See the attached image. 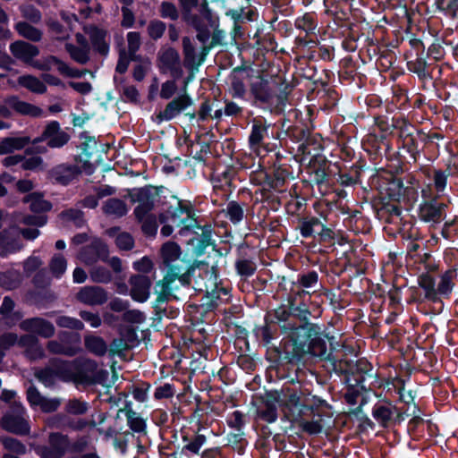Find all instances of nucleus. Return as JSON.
<instances>
[{
  "label": "nucleus",
  "instance_id": "nucleus-20",
  "mask_svg": "<svg viewBox=\"0 0 458 458\" xmlns=\"http://www.w3.org/2000/svg\"><path fill=\"white\" fill-rule=\"evenodd\" d=\"M19 344L25 348V355L31 360L45 358V351L38 340L32 335H23L19 340Z\"/></svg>",
  "mask_w": 458,
  "mask_h": 458
},
{
  "label": "nucleus",
  "instance_id": "nucleus-59",
  "mask_svg": "<svg viewBox=\"0 0 458 458\" xmlns=\"http://www.w3.org/2000/svg\"><path fill=\"white\" fill-rule=\"evenodd\" d=\"M21 166L25 170H38L43 168V159L40 157L34 156L28 158L22 157Z\"/></svg>",
  "mask_w": 458,
  "mask_h": 458
},
{
  "label": "nucleus",
  "instance_id": "nucleus-26",
  "mask_svg": "<svg viewBox=\"0 0 458 458\" xmlns=\"http://www.w3.org/2000/svg\"><path fill=\"white\" fill-rule=\"evenodd\" d=\"M322 403V401L314 395L301 396L296 393L291 394L286 402L288 406H301V412H303L306 409L313 410Z\"/></svg>",
  "mask_w": 458,
  "mask_h": 458
},
{
  "label": "nucleus",
  "instance_id": "nucleus-40",
  "mask_svg": "<svg viewBox=\"0 0 458 458\" xmlns=\"http://www.w3.org/2000/svg\"><path fill=\"white\" fill-rule=\"evenodd\" d=\"M66 268L67 261L65 258L61 254H55L49 263V269L52 275L56 278H60L66 271Z\"/></svg>",
  "mask_w": 458,
  "mask_h": 458
},
{
  "label": "nucleus",
  "instance_id": "nucleus-51",
  "mask_svg": "<svg viewBox=\"0 0 458 458\" xmlns=\"http://www.w3.org/2000/svg\"><path fill=\"white\" fill-rule=\"evenodd\" d=\"M160 15L164 19L176 21L179 17V11L174 4L163 2L160 5Z\"/></svg>",
  "mask_w": 458,
  "mask_h": 458
},
{
  "label": "nucleus",
  "instance_id": "nucleus-60",
  "mask_svg": "<svg viewBox=\"0 0 458 458\" xmlns=\"http://www.w3.org/2000/svg\"><path fill=\"white\" fill-rule=\"evenodd\" d=\"M115 243L121 250H130L133 246V239L127 233H121L115 238Z\"/></svg>",
  "mask_w": 458,
  "mask_h": 458
},
{
  "label": "nucleus",
  "instance_id": "nucleus-55",
  "mask_svg": "<svg viewBox=\"0 0 458 458\" xmlns=\"http://www.w3.org/2000/svg\"><path fill=\"white\" fill-rule=\"evenodd\" d=\"M320 225L319 219L313 217L310 220H305L301 222V234L303 237H310L313 235L315 231V227Z\"/></svg>",
  "mask_w": 458,
  "mask_h": 458
},
{
  "label": "nucleus",
  "instance_id": "nucleus-29",
  "mask_svg": "<svg viewBox=\"0 0 458 458\" xmlns=\"http://www.w3.org/2000/svg\"><path fill=\"white\" fill-rule=\"evenodd\" d=\"M23 201L28 203L30 210L35 213L47 212L52 208L51 203L44 199L43 195L38 192L27 195Z\"/></svg>",
  "mask_w": 458,
  "mask_h": 458
},
{
  "label": "nucleus",
  "instance_id": "nucleus-12",
  "mask_svg": "<svg viewBox=\"0 0 458 458\" xmlns=\"http://www.w3.org/2000/svg\"><path fill=\"white\" fill-rule=\"evenodd\" d=\"M277 83L273 80L256 77L251 84L250 90L257 100L269 102L276 96Z\"/></svg>",
  "mask_w": 458,
  "mask_h": 458
},
{
  "label": "nucleus",
  "instance_id": "nucleus-50",
  "mask_svg": "<svg viewBox=\"0 0 458 458\" xmlns=\"http://www.w3.org/2000/svg\"><path fill=\"white\" fill-rule=\"evenodd\" d=\"M65 410L72 415L84 414L88 411V403L78 399L70 400L66 403Z\"/></svg>",
  "mask_w": 458,
  "mask_h": 458
},
{
  "label": "nucleus",
  "instance_id": "nucleus-44",
  "mask_svg": "<svg viewBox=\"0 0 458 458\" xmlns=\"http://www.w3.org/2000/svg\"><path fill=\"white\" fill-rule=\"evenodd\" d=\"M372 415L381 425H386L392 418L393 411L390 406L376 405L373 408Z\"/></svg>",
  "mask_w": 458,
  "mask_h": 458
},
{
  "label": "nucleus",
  "instance_id": "nucleus-4",
  "mask_svg": "<svg viewBox=\"0 0 458 458\" xmlns=\"http://www.w3.org/2000/svg\"><path fill=\"white\" fill-rule=\"evenodd\" d=\"M30 117L46 116L43 109L29 102L20 99L17 96H10L0 104V115L11 117L13 113Z\"/></svg>",
  "mask_w": 458,
  "mask_h": 458
},
{
  "label": "nucleus",
  "instance_id": "nucleus-13",
  "mask_svg": "<svg viewBox=\"0 0 458 458\" xmlns=\"http://www.w3.org/2000/svg\"><path fill=\"white\" fill-rule=\"evenodd\" d=\"M20 327L23 331L36 334L44 338H50L55 333L54 325L42 318L25 319L21 322Z\"/></svg>",
  "mask_w": 458,
  "mask_h": 458
},
{
  "label": "nucleus",
  "instance_id": "nucleus-62",
  "mask_svg": "<svg viewBox=\"0 0 458 458\" xmlns=\"http://www.w3.org/2000/svg\"><path fill=\"white\" fill-rule=\"evenodd\" d=\"M140 223L142 224L141 227L143 232L148 235H155L157 231V224L156 216H151L146 218L144 220H140Z\"/></svg>",
  "mask_w": 458,
  "mask_h": 458
},
{
  "label": "nucleus",
  "instance_id": "nucleus-39",
  "mask_svg": "<svg viewBox=\"0 0 458 458\" xmlns=\"http://www.w3.org/2000/svg\"><path fill=\"white\" fill-rule=\"evenodd\" d=\"M89 277L91 281L99 284H108L113 278L111 272L102 266L93 267L89 271Z\"/></svg>",
  "mask_w": 458,
  "mask_h": 458
},
{
  "label": "nucleus",
  "instance_id": "nucleus-18",
  "mask_svg": "<svg viewBox=\"0 0 458 458\" xmlns=\"http://www.w3.org/2000/svg\"><path fill=\"white\" fill-rule=\"evenodd\" d=\"M10 51L14 57L30 65L34 62L33 58L39 53L37 47L24 41L11 44Z\"/></svg>",
  "mask_w": 458,
  "mask_h": 458
},
{
  "label": "nucleus",
  "instance_id": "nucleus-34",
  "mask_svg": "<svg viewBox=\"0 0 458 458\" xmlns=\"http://www.w3.org/2000/svg\"><path fill=\"white\" fill-rule=\"evenodd\" d=\"M85 346L92 353L102 356L106 352L107 346L105 341L98 336H86Z\"/></svg>",
  "mask_w": 458,
  "mask_h": 458
},
{
  "label": "nucleus",
  "instance_id": "nucleus-63",
  "mask_svg": "<svg viewBox=\"0 0 458 458\" xmlns=\"http://www.w3.org/2000/svg\"><path fill=\"white\" fill-rule=\"evenodd\" d=\"M61 405V400L58 398H43L39 408L44 412H52L56 411Z\"/></svg>",
  "mask_w": 458,
  "mask_h": 458
},
{
  "label": "nucleus",
  "instance_id": "nucleus-1",
  "mask_svg": "<svg viewBox=\"0 0 458 458\" xmlns=\"http://www.w3.org/2000/svg\"><path fill=\"white\" fill-rule=\"evenodd\" d=\"M182 250L180 246L174 242H167L162 245L161 248V258L164 265L167 268V273L164 279L157 284V286L162 287L161 293H170V284L176 278H179L182 272L181 263L183 260L181 259Z\"/></svg>",
  "mask_w": 458,
  "mask_h": 458
},
{
  "label": "nucleus",
  "instance_id": "nucleus-57",
  "mask_svg": "<svg viewBox=\"0 0 458 458\" xmlns=\"http://www.w3.org/2000/svg\"><path fill=\"white\" fill-rule=\"evenodd\" d=\"M19 344L18 336L16 334L7 333L0 336V352H4L10 349L16 344Z\"/></svg>",
  "mask_w": 458,
  "mask_h": 458
},
{
  "label": "nucleus",
  "instance_id": "nucleus-35",
  "mask_svg": "<svg viewBox=\"0 0 458 458\" xmlns=\"http://www.w3.org/2000/svg\"><path fill=\"white\" fill-rule=\"evenodd\" d=\"M127 424L129 428L137 433L144 432L146 429V420L139 413L130 409L125 412Z\"/></svg>",
  "mask_w": 458,
  "mask_h": 458
},
{
  "label": "nucleus",
  "instance_id": "nucleus-32",
  "mask_svg": "<svg viewBox=\"0 0 458 458\" xmlns=\"http://www.w3.org/2000/svg\"><path fill=\"white\" fill-rule=\"evenodd\" d=\"M419 285L424 290L425 297L431 301L437 299V291L435 279L428 274H422L419 277Z\"/></svg>",
  "mask_w": 458,
  "mask_h": 458
},
{
  "label": "nucleus",
  "instance_id": "nucleus-31",
  "mask_svg": "<svg viewBox=\"0 0 458 458\" xmlns=\"http://www.w3.org/2000/svg\"><path fill=\"white\" fill-rule=\"evenodd\" d=\"M18 83L33 93L43 94L47 91L44 81L32 75L20 76Z\"/></svg>",
  "mask_w": 458,
  "mask_h": 458
},
{
  "label": "nucleus",
  "instance_id": "nucleus-36",
  "mask_svg": "<svg viewBox=\"0 0 458 458\" xmlns=\"http://www.w3.org/2000/svg\"><path fill=\"white\" fill-rule=\"evenodd\" d=\"M267 127L254 123L252 125L251 132L249 137L250 146L253 150H258L259 146L261 145L265 136L267 135Z\"/></svg>",
  "mask_w": 458,
  "mask_h": 458
},
{
  "label": "nucleus",
  "instance_id": "nucleus-25",
  "mask_svg": "<svg viewBox=\"0 0 458 458\" xmlns=\"http://www.w3.org/2000/svg\"><path fill=\"white\" fill-rule=\"evenodd\" d=\"M182 440L183 443L182 454L185 455L199 454L201 447L207 442V437L202 434H194L192 437L182 435Z\"/></svg>",
  "mask_w": 458,
  "mask_h": 458
},
{
  "label": "nucleus",
  "instance_id": "nucleus-38",
  "mask_svg": "<svg viewBox=\"0 0 458 458\" xmlns=\"http://www.w3.org/2000/svg\"><path fill=\"white\" fill-rule=\"evenodd\" d=\"M65 49L70 54V56L79 64H86L89 59V48L66 44Z\"/></svg>",
  "mask_w": 458,
  "mask_h": 458
},
{
  "label": "nucleus",
  "instance_id": "nucleus-21",
  "mask_svg": "<svg viewBox=\"0 0 458 458\" xmlns=\"http://www.w3.org/2000/svg\"><path fill=\"white\" fill-rule=\"evenodd\" d=\"M79 174L80 170L76 165H60L51 170L50 176L56 182L66 185L74 180Z\"/></svg>",
  "mask_w": 458,
  "mask_h": 458
},
{
  "label": "nucleus",
  "instance_id": "nucleus-52",
  "mask_svg": "<svg viewBox=\"0 0 458 458\" xmlns=\"http://www.w3.org/2000/svg\"><path fill=\"white\" fill-rule=\"evenodd\" d=\"M128 52L131 58H133L140 47V35L139 32L131 31L127 34Z\"/></svg>",
  "mask_w": 458,
  "mask_h": 458
},
{
  "label": "nucleus",
  "instance_id": "nucleus-8",
  "mask_svg": "<svg viewBox=\"0 0 458 458\" xmlns=\"http://www.w3.org/2000/svg\"><path fill=\"white\" fill-rule=\"evenodd\" d=\"M191 81V77L187 78L182 89V94L170 101L165 109L159 112V114L157 115V119L159 123L174 119L180 113L185 111L189 106L192 105V99L187 94V85Z\"/></svg>",
  "mask_w": 458,
  "mask_h": 458
},
{
  "label": "nucleus",
  "instance_id": "nucleus-54",
  "mask_svg": "<svg viewBox=\"0 0 458 458\" xmlns=\"http://www.w3.org/2000/svg\"><path fill=\"white\" fill-rule=\"evenodd\" d=\"M62 216L67 221H72L73 224L81 227L84 224L83 213L79 209H69L62 213Z\"/></svg>",
  "mask_w": 458,
  "mask_h": 458
},
{
  "label": "nucleus",
  "instance_id": "nucleus-43",
  "mask_svg": "<svg viewBox=\"0 0 458 458\" xmlns=\"http://www.w3.org/2000/svg\"><path fill=\"white\" fill-rule=\"evenodd\" d=\"M21 275L18 272L8 271L0 273V285L6 289H13L19 285Z\"/></svg>",
  "mask_w": 458,
  "mask_h": 458
},
{
  "label": "nucleus",
  "instance_id": "nucleus-17",
  "mask_svg": "<svg viewBox=\"0 0 458 458\" xmlns=\"http://www.w3.org/2000/svg\"><path fill=\"white\" fill-rule=\"evenodd\" d=\"M107 254L108 250L104 243L95 242L90 246L84 247L79 255V259L84 264L90 265L98 259L106 260Z\"/></svg>",
  "mask_w": 458,
  "mask_h": 458
},
{
  "label": "nucleus",
  "instance_id": "nucleus-33",
  "mask_svg": "<svg viewBox=\"0 0 458 458\" xmlns=\"http://www.w3.org/2000/svg\"><path fill=\"white\" fill-rule=\"evenodd\" d=\"M455 276L456 273L454 270H448L441 276L437 287V296H447L452 292Z\"/></svg>",
  "mask_w": 458,
  "mask_h": 458
},
{
  "label": "nucleus",
  "instance_id": "nucleus-37",
  "mask_svg": "<svg viewBox=\"0 0 458 458\" xmlns=\"http://www.w3.org/2000/svg\"><path fill=\"white\" fill-rule=\"evenodd\" d=\"M17 32L23 38L32 41H38L41 38V31L25 21H20L15 25Z\"/></svg>",
  "mask_w": 458,
  "mask_h": 458
},
{
  "label": "nucleus",
  "instance_id": "nucleus-46",
  "mask_svg": "<svg viewBox=\"0 0 458 458\" xmlns=\"http://www.w3.org/2000/svg\"><path fill=\"white\" fill-rule=\"evenodd\" d=\"M299 426L303 431L310 435L319 434L323 429L321 416L312 420H301Z\"/></svg>",
  "mask_w": 458,
  "mask_h": 458
},
{
  "label": "nucleus",
  "instance_id": "nucleus-64",
  "mask_svg": "<svg viewBox=\"0 0 458 458\" xmlns=\"http://www.w3.org/2000/svg\"><path fill=\"white\" fill-rule=\"evenodd\" d=\"M80 316L94 328H97L101 325V318L97 313L82 310L80 312Z\"/></svg>",
  "mask_w": 458,
  "mask_h": 458
},
{
  "label": "nucleus",
  "instance_id": "nucleus-56",
  "mask_svg": "<svg viewBox=\"0 0 458 458\" xmlns=\"http://www.w3.org/2000/svg\"><path fill=\"white\" fill-rule=\"evenodd\" d=\"M21 12L22 16L30 21L31 22H38L41 20L40 12L31 5H23L21 6Z\"/></svg>",
  "mask_w": 458,
  "mask_h": 458
},
{
  "label": "nucleus",
  "instance_id": "nucleus-15",
  "mask_svg": "<svg viewBox=\"0 0 458 458\" xmlns=\"http://www.w3.org/2000/svg\"><path fill=\"white\" fill-rule=\"evenodd\" d=\"M77 299L86 305H102L107 301V293L99 286H84L78 292Z\"/></svg>",
  "mask_w": 458,
  "mask_h": 458
},
{
  "label": "nucleus",
  "instance_id": "nucleus-48",
  "mask_svg": "<svg viewBox=\"0 0 458 458\" xmlns=\"http://www.w3.org/2000/svg\"><path fill=\"white\" fill-rule=\"evenodd\" d=\"M183 53H184V64L188 67H191L195 64V48L189 38H182Z\"/></svg>",
  "mask_w": 458,
  "mask_h": 458
},
{
  "label": "nucleus",
  "instance_id": "nucleus-10",
  "mask_svg": "<svg viewBox=\"0 0 458 458\" xmlns=\"http://www.w3.org/2000/svg\"><path fill=\"white\" fill-rule=\"evenodd\" d=\"M31 66L41 71L56 70L60 74L72 78L81 76V72L72 69L67 64L53 55L33 62Z\"/></svg>",
  "mask_w": 458,
  "mask_h": 458
},
{
  "label": "nucleus",
  "instance_id": "nucleus-11",
  "mask_svg": "<svg viewBox=\"0 0 458 458\" xmlns=\"http://www.w3.org/2000/svg\"><path fill=\"white\" fill-rule=\"evenodd\" d=\"M98 379L97 363L91 360L77 359V371L74 377V383L92 385Z\"/></svg>",
  "mask_w": 458,
  "mask_h": 458
},
{
  "label": "nucleus",
  "instance_id": "nucleus-14",
  "mask_svg": "<svg viewBox=\"0 0 458 458\" xmlns=\"http://www.w3.org/2000/svg\"><path fill=\"white\" fill-rule=\"evenodd\" d=\"M21 248L20 229L11 227L0 233V256L16 252Z\"/></svg>",
  "mask_w": 458,
  "mask_h": 458
},
{
  "label": "nucleus",
  "instance_id": "nucleus-45",
  "mask_svg": "<svg viewBox=\"0 0 458 458\" xmlns=\"http://www.w3.org/2000/svg\"><path fill=\"white\" fill-rule=\"evenodd\" d=\"M309 352L316 357L331 360V354L327 353V346L321 339H313L309 346Z\"/></svg>",
  "mask_w": 458,
  "mask_h": 458
},
{
  "label": "nucleus",
  "instance_id": "nucleus-7",
  "mask_svg": "<svg viewBox=\"0 0 458 458\" xmlns=\"http://www.w3.org/2000/svg\"><path fill=\"white\" fill-rule=\"evenodd\" d=\"M70 442L66 436L60 433H51L48 437V445L37 446L35 451L40 458H62Z\"/></svg>",
  "mask_w": 458,
  "mask_h": 458
},
{
  "label": "nucleus",
  "instance_id": "nucleus-58",
  "mask_svg": "<svg viewBox=\"0 0 458 458\" xmlns=\"http://www.w3.org/2000/svg\"><path fill=\"white\" fill-rule=\"evenodd\" d=\"M177 89L176 80H169L161 85L160 97L164 99H169Z\"/></svg>",
  "mask_w": 458,
  "mask_h": 458
},
{
  "label": "nucleus",
  "instance_id": "nucleus-61",
  "mask_svg": "<svg viewBox=\"0 0 458 458\" xmlns=\"http://www.w3.org/2000/svg\"><path fill=\"white\" fill-rule=\"evenodd\" d=\"M44 396L40 394L38 389L34 386H30L27 390V400L30 406L37 407L40 406Z\"/></svg>",
  "mask_w": 458,
  "mask_h": 458
},
{
  "label": "nucleus",
  "instance_id": "nucleus-16",
  "mask_svg": "<svg viewBox=\"0 0 458 458\" xmlns=\"http://www.w3.org/2000/svg\"><path fill=\"white\" fill-rule=\"evenodd\" d=\"M131 296L140 302L146 301L149 297L151 282L146 276L136 275L130 278Z\"/></svg>",
  "mask_w": 458,
  "mask_h": 458
},
{
  "label": "nucleus",
  "instance_id": "nucleus-28",
  "mask_svg": "<svg viewBox=\"0 0 458 458\" xmlns=\"http://www.w3.org/2000/svg\"><path fill=\"white\" fill-rule=\"evenodd\" d=\"M47 349L52 354L73 356L80 351V346L68 344L62 340H50L47 344Z\"/></svg>",
  "mask_w": 458,
  "mask_h": 458
},
{
  "label": "nucleus",
  "instance_id": "nucleus-19",
  "mask_svg": "<svg viewBox=\"0 0 458 458\" xmlns=\"http://www.w3.org/2000/svg\"><path fill=\"white\" fill-rule=\"evenodd\" d=\"M50 364L55 369V374L63 381L74 382V377L77 371V360L72 361L53 359Z\"/></svg>",
  "mask_w": 458,
  "mask_h": 458
},
{
  "label": "nucleus",
  "instance_id": "nucleus-24",
  "mask_svg": "<svg viewBox=\"0 0 458 458\" xmlns=\"http://www.w3.org/2000/svg\"><path fill=\"white\" fill-rule=\"evenodd\" d=\"M15 303L9 296H5L0 306V315L4 319L6 327H11L15 325L22 317L19 311H14Z\"/></svg>",
  "mask_w": 458,
  "mask_h": 458
},
{
  "label": "nucleus",
  "instance_id": "nucleus-2",
  "mask_svg": "<svg viewBox=\"0 0 458 458\" xmlns=\"http://www.w3.org/2000/svg\"><path fill=\"white\" fill-rule=\"evenodd\" d=\"M159 220L161 223H171L175 227H179L180 235H185L197 224L190 205L181 201L176 206L170 207L165 214H161Z\"/></svg>",
  "mask_w": 458,
  "mask_h": 458
},
{
  "label": "nucleus",
  "instance_id": "nucleus-42",
  "mask_svg": "<svg viewBox=\"0 0 458 458\" xmlns=\"http://www.w3.org/2000/svg\"><path fill=\"white\" fill-rule=\"evenodd\" d=\"M35 376L47 386L54 385L55 380L58 378L55 374V369L51 364L48 368L37 370L35 372Z\"/></svg>",
  "mask_w": 458,
  "mask_h": 458
},
{
  "label": "nucleus",
  "instance_id": "nucleus-30",
  "mask_svg": "<svg viewBox=\"0 0 458 458\" xmlns=\"http://www.w3.org/2000/svg\"><path fill=\"white\" fill-rule=\"evenodd\" d=\"M102 208L106 215L114 217L123 216L128 212L126 204L119 199H107Z\"/></svg>",
  "mask_w": 458,
  "mask_h": 458
},
{
  "label": "nucleus",
  "instance_id": "nucleus-41",
  "mask_svg": "<svg viewBox=\"0 0 458 458\" xmlns=\"http://www.w3.org/2000/svg\"><path fill=\"white\" fill-rule=\"evenodd\" d=\"M224 212H225L226 216L233 224L241 222L244 216L242 207L235 201H230L227 204L226 208L224 209Z\"/></svg>",
  "mask_w": 458,
  "mask_h": 458
},
{
  "label": "nucleus",
  "instance_id": "nucleus-53",
  "mask_svg": "<svg viewBox=\"0 0 458 458\" xmlns=\"http://www.w3.org/2000/svg\"><path fill=\"white\" fill-rule=\"evenodd\" d=\"M165 30V24L161 21H152L148 26V33L153 39L161 38Z\"/></svg>",
  "mask_w": 458,
  "mask_h": 458
},
{
  "label": "nucleus",
  "instance_id": "nucleus-5",
  "mask_svg": "<svg viewBox=\"0 0 458 458\" xmlns=\"http://www.w3.org/2000/svg\"><path fill=\"white\" fill-rule=\"evenodd\" d=\"M157 198V192L148 188L138 189L131 194L132 200L138 203L134 209L138 221L154 216L151 211Z\"/></svg>",
  "mask_w": 458,
  "mask_h": 458
},
{
  "label": "nucleus",
  "instance_id": "nucleus-22",
  "mask_svg": "<svg viewBox=\"0 0 458 458\" xmlns=\"http://www.w3.org/2000/svg\"><path fill=\"white\" fill-rule=\"evenodd\" d=\"M85 32L89 34L94 48L101 55H106L109 51V43L106 39V32L93 26L85 28Z\"/></svg>",
  "mask_w": 458,
  "mask_h": 458
},
{
  "label": "nucleus",
  "instance_id": "nucleus-9",
  "mask_svg": "<svg viewBox=\"0 0 458 458\" xmlns=\"http://www.w3.org/2000/svg\"><path fill=\"white\" fill-rule=\"evenodd\" d=\"M69 140V135L61 130L60 124L56 121L48 123L41 136L35 139L32 143L47 141L50 148H61Z\"/></svg>",
  "mask_w": 458,
  "mask_h": 458
},
{
  "label": "nucleus",
  "instance_id": "nucleus-3",
  "mask_svg": "<svg viewBox=\"0 0 458 458\" xmlns=\"http://www.w3.org/2000/svg\"><path fill=\"white\" fill-rule=\"evenodd\" d=\"M1 426L6 431L16 435L30 433L29 416L21 403L14 401L12 403L10 410L1 419Z\"/></svg>",
  "mask_w": 458,
  "mask_h": 458
},
{
  "label": "nucleus",
  "instance_id": "nucleus-6",
  "mask_svg": "<svg viewBox=\"0 0 458 458\" xmlns=\"http://www.w3.org/2000/svg\"><path fill=\"white\" fill-rule=\"evenodd\" d=\"M157 67L162 73H169L175 80L180 79L183 74L179 54L172 47L160 49L157 56Z\"/></svg>",
  "mask_w": 458,
  "mask_h": 458
},
{
  "label": "nucleus",
  "instance_id": "nucleus-23",
  "mask_svg": "<svg viewBox=\"0 0 458 458\" xmlns=\"http://www.w3.org/2000/svg\"><path fill=\"white\" fill-rule=\"evenodd\" d=\"M445 207L443 204L426 202L420 208V217L425 222L437 224L442 220V211Z\"/></svg>",
  "mask_w": 458,
  "mask_h": 458
},
{
  "label": "nucleus",
  "instance_id": "nucleus-47",
  "mask_svg": "<svg viewBox=\"0 0 458 458\" xmlns=\"http://www.w3.org/2000/svg\"><path fill=\"white\" fill-rule=\"evenodd\" d=\"M4 447L9 452L16 454H24L26 453V446L18 439L6 437L1 439Z\"/></svg>",
  "mask_w": 458,
  "mask_h": 458
},
{
  "label": "nucleus",
  "instance_id": "nucleus-27",
  "mask_svg": "<svg viewBox=\"0 0 458 458\" xmlns=\"http://www.w3.org/2000/svg\"><path fill=\"white\" fill-rule=\"evenodd\" d=\"M30 142L29 137H8L0 141V155L20 150L25 148Z\"/></svg>",
  "mask_w": 458,
  "mask_h": 458
},
{
  "label": "nucleus",
  "instance_id": "nucleus-49",
  "mask_svg": "<svg viewBox=\"0 0 458 458\" xmlns=\"http://www.w3.org/2000/svg\"><path fill=\"white\" fill-rule=\"evenodd\" d=\"M56 324L60 327H66L76 330H82L84 328V325L81 320L68 316L58 317L56 318Z\"/></svg>",
  "mask_w": 458,
  "mask_h": 458
}]
</instances>
